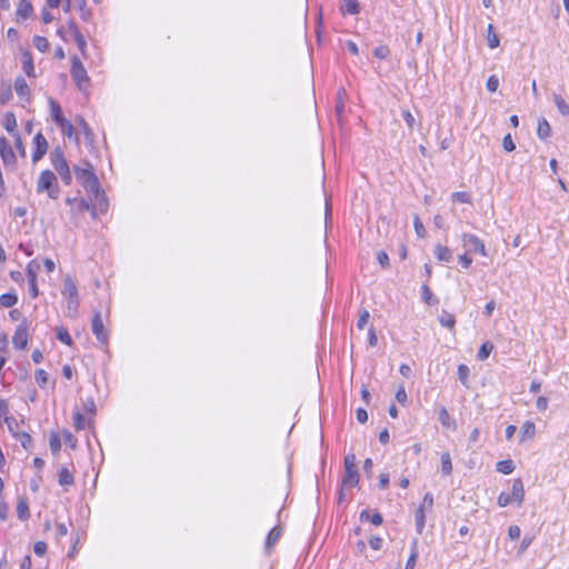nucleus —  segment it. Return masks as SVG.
<instances>
[{
    "mask_svg": "<svg viewBox=\"0 0 569 569\" xmlns=\"http://www.w3.org/2000/svg\"><path fill=\"white\" fill-rule=\"evenodd\" d=\"M74 174L86 190L94 197L93 208L106 212L108 209V200L104 192L100 188L99 180L93 172V168L90 163H86V167H74Z\"/></svg>",
    "mask_w": 569,
    "mask_h": 569,
    "instance_id": "obj_1",
    "label": "nucleus"
},
{
    "mask_svg": "<svg viewBox=\"0 0 569 569\" xmlns=\"http://www.w3.org/2000/svg\"><path fill=\"white\" fill-rule=\"evenodd\" d=\"M47 191L49 198L57 199L59 197V187L56 174L50 170H43L37 182V192Z\"/></svg>",
    "mask_w": 569,
    "mask_h": 569,
    "instance_id": "obj_2",
    "label": "nucleus"
},
{
    "mask_svg": "<svg viewBox=\"0 0 569 569\" xmlns=\"http://www.w3.org/2000/svg\"><path fill=\"white\" fill-rule=\"evenodd\" d=\"M525 500V488L521 479H515L512 481L511 492H501L498 497V505L506 507L512 501H516L518 506H521Z\"/></svg>",
    "mask_w": 569,
    "mask_h": 569,
    "instance_id": "obj_3",
    "label": "nucleus"
},
{
    "mask_svg": "<svg viewBox=\"0 0 569 569\" xmlns=\"http://www.w3.org/2000/svg\"><path fill=\"white\" fill-rule=\"evenodd\" d=\"M51 162L56 171L61 177L62 181L69 186L72 182L71 170L64 158L63 151L60 148H56L51 153Z\"/></svg>",
    "mask_w": 569,
    "mask_h": 569,
    "instance_id": "obj_4",
    "label": "nucleus"
},
{
    "mask_svg": "<svg viewBox=\"0 0 569 569\" xmlns=\"http://www.w3.org/2000/svg\"><path fill=\"white\" fill-rule=\"evenodd\" d=\"M71 77L74 80L79 90L84 91L89 86V76L87 70L78 57L71 59Z\"/></svg>",
    "mask_w": 569,
    "mask_h": 569,
    "instance_id": "obj_5",
    "label": "nucleus"
},
{
    "mask_svg": "<svg viewBox=\"0 0 569 569\" xmlns=\"http://www.w3.org/2000/svg\"><path fill=\"white\" fill-rule=\"evenodd\" d=\"M462 244L467 249L468 252H478L479 254L486 257L487 249L483 241L472 233H463L461 236Z\"/></svg>",
    "mask_w": 569,
    "mask_h": 569,
    "instance_id": "obj_6",
    "label": "nucleus"
},
{
    "mask_svg": "<svg viewBox=\"0 0 569 569\" xmlns=\"http://www.w3.org/2000/svg\"><path fill=\"white\" fill-rule=\"evenodd\" d=\"M28 323L27 321H22L16 329V332L12 337V343L18 349H24L28 345Z\"/></svg>",
    "mask_w": 569,
    "mask_h": 569,
    "instance_id": "obj_7",
    "label": "nucleus"
},
{
    "mask_svg": "<svg viewBox=\"0 0 569 569\" xmlns=\"http://www.w3.org/2000/svg\"><path fill=\"white\" fill-rule=\"evenodd\" d=\"M34 151L32 153V161L38 162L43 158L48 150V142L41 132H38L33 138Z\"/></svg>",
    "mask_w": 569,
    "mask_h": 569,
    "instance_id": "obj_8",
    "label": "nucleus"
},
{
    "mask_svg": "<svg viewBox=\"0 0 569 569\" xmlns=\"http://www.w3.org/2000/svg\"><path fill=\"white\" fill-rule=\"evenodd\" d=\"M92 332L101 343L106 345L108 342V335L104 330L101 313L98 311L94 312L92 318Z\"/></svg>",
    "mask_w": 569,
    "mask_h": 569,
    "instance_id": "obj_9",
    "label": "nucleus"
},
{
    "mask_svg": "<svg viewBox=\"0 0 569 569\" xmlns=\"http://www.w3.org/2000/svg\"><path fill=\"white\" fill-rule=\"evenodd\" d=\"M0 156L6 166H13L17 161L12 147L4 137L0 138Z\"/></svg>",
    "mask_w": 569,
    "mask_h": 569,
    "instance_id": "obj_10",
    "label": "nucleus"
},
{
    "mask_svg": "<svg viewBox=\"0 0 569 569\" xmlns=\"http://www.w3.org/2000/svg\"><path fill=\"white\" fill-rule=\"evenodd\" d=\"M536 435V425L531 420H527L522 423L520 428L519 442L523 443L527 440H530Z\"/></svg>",
    "mask_w": 569,
    "mask_h": 569,
    "instance_id": "obj_11",
    "label": "nucleus"
},
{
    "mask_svg": "<svg viewBox=\"0 0 569 569\" xmlns=\"http://www.w3.org/2000/svg\"><path fill=\"white\" fill-rule=\"evenodd\" d=\"M22 69L28 77H36L32 54L29 50L21 52Z\"/></svg>",
    "mask_w": 569,
    "mask_h": 569,
    "instance_id": "obj_12",
    "label": "nucleus"
},
{
    "mask_svg": "<svg viewBox=\"0 0 569 569\" xmlns=\"http://www.w3.org/2000/svg\"><path fill=\"white\" fill-rule=\"evenodd\" d=\"M14 90L21 99H24L26 101H30V90H29L27 81L24 80L23 77H18L16 79Z\"/></svg>",
    "mask_w": 569,
    "mask_h": 569,
    "instance_id": "obj_13",
    "label": "nucleus"
},
{
    "mask_svg": "<svg viewBox=\"0 0 569 569\" xmlns=\"http://www.w3.org/2000/svg\"><path fill=\"white\" fill-rule=\"evenodd\" d=\"M62 296L64 299L74 298L78 296L77 284L70 276H67L63 280Z\"/></svg>",
    "mask_w": 569,
    "mask_h": 569,
    "instance_id": "obj_14",
    "label": "nucleus"
},
{
    "mask_svg": "<svg viewBox=\"0 0 569 569\" xmlns=\"http://www.w3.org/2000/svg\"><path fill=\"white\" fill-rule=\"evenodd\" d=\"M59 485L67 488L73 485L74 478L71 471L67 467H61L59 470Z\"/></svg>",
    "mask_w": 569,
    "mask_h": 569,
    "instance_id": "obj_15",
    "label": "nucleus"
},
{
    "mask_svg": "<svg viewBox=\"0 0 569 569\" xmlns=\"http://www.w3.org/2000/svg\"><path fill=\"white\" fill-rule=\"evenodd\" d=\"M359 482V473L358 469H347L345 470V476L342 479V486L355 487Z\"/></svg>",
    "mask_w": 569,
    "mask_h": 569,
    "instance_id": "obj_16",
    "label": "nucleus"
},
{
    "mask_svg": "<svg viewBox=\"0 0 569 569\" xmlns=\"http://www.w3.org/2000/svg\"><path fill=\"white\" fill-rule=\"evenodd\" d=\"M435 256L440 262H449L452 258L450 249L442 244H437L435 247Z\"/></svg>",
    "mask_w": 569,
    "mask_h": 569,
    "instance_id": "obj_17",
    "label": "nucleus"
},
{
    "mask_svg": "<svg viewBox=\"0 0 569 569\" xmlns=\"http://www.w3.org/2000/svg\"><path fill=\"white\" fill-rule=\"evenodd\" d=\"M438 419L442 427L456 429V422L451 419L448 410L445 407L439 408Z\"/></svg>",
    "mask_w": 569,
    "mask_h": 569,
    "instance_id": "obj_18",
    "label": "nucleus"
},
{
    "mask_svg": "<svg viewBox=\"0 0 569 569\" xmlns=\"http://www.w3.org/2000/svg\"><path fill=\"white\" fill-rule=\"evenodd\" d=\"M49 103H50L51 117H52L53 121L58 126L64 123L66 119L62 116L60 104L57 101H54L53 99H50Z\"/></svg>",
    "mask_w": 569,
    "mask_h": 569,
    "instance_id": "obj_19",
    "label": "nucleus"
},
{
    "mask_svg": "<svg viewBox=\"0 0 569 569\" xmlns=\"http://www.w3.org/2000/svg\"><path fill=\"white\" fill-rule=\"evenodd\" d=\"M18 518L22 521L30 518L29 505L26 498H20L17 505Z\"/></svg>",
    "mask_w": 569,
    "mask_h": 569,
    "instance_id": "obj_20",
    "label": "nucleus"
},
{
    "mask_svg": "<svg viewBox=\"0 0 569 569\" xmlns=\"http://www.w3.org/2000/svg\"><path fill=\"white\" fill-rule=\"evenodd\" d=\"M3 126H4L6 130L10 134H12V136L19 134L17 132V126H18L17 124V119H16V116L12 112L6 113Z\"/></svg>",
    "mask_w": 569,
    "mask_h": 569,
    "instance_id": "obj_21",
    "label": "nucleus"
},
{
    "mask_svg": "<svg viewBox=\"0 0 569 569\" xmlns=\"http://www.w3.org/2000/svg\"><path fill=\"white\" fill-rule=\"evenodd\" d=\"M281 536V529L280 527H273L266 539V549L270 550L279 540Z\"/></svg>",
    "mask_w": 569,
    "mask_h": 569,
    "instance_id": "obj_22",
    "label": "nucleus"
},
{
    "mask_svg": "<svg viewBox=\"0 0 569 569\" xmlns=\"http://www.w3.org/2000/svg\"><path fill=\"white\" fill-rule=\"evenodd\" d=\"M418 556V541L415 539L411 543L410 556L407 560L405 569H415Z\"/></svg>",
    "mask_w": 569,
    "mask_h": 569,
    "instance_id": "obj_23",
    "label": "nucleus"
},
{
    "mask_svg": "<svg viewBox=\"0 0 569 569\" xmlns=\"http://www.w3.org/2000/svg\"><path fill=\"white\" fill-rule=\"evenodd\" d=\"M360 7L357 0H343V4L341 6V11L343 14H357L359 13Z\"/></svg>",
    "mask_w": 569,
    "mask_h": 569,
    "instance_id": "obj_24",
    "label": "nucleus"
},
{
    "mask_svg": "<svg viewBox=\"0 0 569 569\" xmlns=\"http://www.w3.org/2000/svg\"><path fill=\"white\" fill-rule=\"evenodd\" d=\"M360 520L371 521L375 526H379L382 523V516L379 512H375L372 516H370L369 510H363L360 513Z\"/></svg>",
    "mask_w": 569,
    "mask_h": 569,
    "instance_id": "obj_25",
    "label": "nucleus"
},
{
    "mask_svg": "<svg viewBox=\"0 0 569 569\" xmlns=\"http://www.w3.org/2000/svg\"><path fill=\"white\" fill-rule=\"evenodd\" d=\"M551 133V127L549 122L543 118L539 120L538 128H537V134L540 139H546Z\"/></svg>",
    "mask_w": 569,
    "mask_h": 569,
    "instance_id": "obj_26",
    "label": "nucleus"
},
{
    "mask_svg": "<svg viewBox=\"0 0 569 569\" xmlns=\"http://www.w3.org/2000/svg\"><path fill=\"white\" fill-rule=\"evenodd\" d=\"M32 13V6L27 0H20V3L17 9V14L23 19H27Z\"/></svg>",
    "mask_w": 569,
    "mask_h": 569,
    "instance_id": "obj_27",
    "label": "nucleus"
},
{
    "mask_svg": "<svg viewBox=\"0 0 569 569\" xmlns=\"http://www.w3.org/2000/svg\"><path fill=\"white\" fill-rule=\"evenodd\" d=\"M415 520H416L417 531L419 533H421L425 528V523H426V515H425L423 506H420L417 509L416 515H415Z\"/></svg>",
    "mask_w": 569,
    "mask_h": 569,
    "instance_id": "obj_28",
    "label": "nucleus"
},
{
    "mask_svg": "<svg viewBox=\"0 0 569 569\" xmlns=\"http://www.w3.org/2000/svg\"><path fill=\"white\" fill-rule=\"evenodd\" d=\"M469 376H470L469 367L463 363L459 365L458 366V377H459V380L461 381V383L466 388H469Z\"/></svg>",
    "mask_w": 569,
    "mask_h": 569,
    "instance_id": "obj_29",
    "label": "nucleus"
},
{
    "mask_svg": "<svg viewBox=\"0 0 569 569\" xmlns=\"http://www.w3.org/2000/svg\"><path fill=\"white\" fill-rule=\"evenodd\" d=\"M553 101H555V104H556L558 111L562 116H569V104L566 102V100L561 96L553 94Z\"/></svg>",
    "mask_w": 569,
    "mask_h": 569,
    "instance_id": "obj_30",
    "label": "nucleus"
},
{
    "mask_svg": "<svg viewBox=\"0 0 569 569\" xmlns=\"http://www.w3.org/2000/svg\"><path fill=\"white\" fill-rule=\"evenodd\" d=\"M18 302L16 293H3L0 296V305L6 308H11Z\"/></svg>",
    "mask_w": 569,
    "mask_h": 569,
    "instance_id": "obj_31",
    "label": "nucleus"
},
{
    "mask_svg": "<svg viewBox=\"0 0 569 569\" xmlns=\"http://www.w3.org/2000/svg\"><path fill=\"white\" fill-rule=\"evenodd\" d=\"M17 440H19V442L21 443V446L26 449V450H30L33 446V441H32V438L31 436L26 432V431H21L18 436L14 437Z\"/></svg>",
    "mask_w": 569,
    "mask_h": 569,
    "instance_id": "obj_32",
    "label": "nucleus"
},
{
    "mask_svg": "<svg viewBox=\"0 0 569 569\" xmlns=\"http://www.w3.org/2000/svg\"><path fill=\"white\" fill-rule=\"evenodd\" d=\"M4 422L7 423V427L13 437L18 436L22 431L20 430V423L16 418L6 417Z\"/></svg>",
    "mask_w": 569,
    "mask_h": 569,
    "instance_id": "obj_33",
    "label": "nucleus"
},
{
    "mask_svg": "<svg viewBox=\"0 0 569 569\" xmlns=\"http://www.w3.org/2000/svg\"><path fill=\"white\" fill-rule=\"evenodd\" d=\"M497 470L503 475H509L515 470L513 461L508 460H501L497 463Z\"/></svg>",
    "mask_w": 569,
    "mask_h": 569,
    "instance_id": "obj_34",
    "label": "nucleus"
},
{
    "mask_svg": "<svg viewBox=\"0 0 569 569\" xmlns=\"http://www.w3.org/2000/svg\"><path fill=\"white\" fill-rule=\"evenodd\" d=\"M492 350H493V345L491 342H489V341L483 342L480 346V349L478 351V355H477L478 359L486 360L490 356Z\"/></svg>",
    "mask_w": 569,
    "mask_h": 569,
    "instance_id": "obj_35",
    "label": "nucleus"
},
{
    "mask_svg": "<svg viewBox=\"0 0 569 569\" xmlns=\"http://www.w3.org/2000/svg\"><path fill=\"white\" fill-rule=\"evenodd\" d=\"M441 471L445 475H449L452 471V462L449 452H443L441 455Z\"/></svg>",
    "mask_w": 569,
    "mask_h": 569,
    "instance_id": "obj_36",
    "label": "nucleus"
},
{
    "mask_svg": "<svg viewBox=\"0 0 569 569\" xmlns=\"http://www.w3.org/2000/svg\"><path fill=\"white\" fill-rule=\"evenodd\" d=\"M57 339L67 346L72 345V338L69 335L68 330L63 327L57 329Z\"/></svg>",
    "mask_w": 569,
    "mask_h": 569,
    "instance_id": "obj_37",
    "label": "nucleus"
},
{
    "mask_svg": "<svg viewBox=\"0 0 569 569\" xmlns=\"http://www.w3.org/2000/svg\"><path fill=\"white\" fill-rule=\"evenodd\" d=\"M499 44H500L499 37H498V34H496L493 32V26L490 23L488 26V46H489V48L495 49V48L499 47Z\"/></svg>",
    "mask_w": 569,
    "mask_h": 569,
    "instance_id": "obj_38",
    "label": "nucleus"
},
{
    "mask_svg": "<svg viewBox=\"0 0 569 569\" xmlns=\"http://www.w3.org/2000/svg\"><path fill=\"white\" fill-rule=\"evenodd\" d=\"M439 322L441 323V326L452 329L455 327L456 320L453 315L443 311L442 315L439 317Z\"/></svg>",
    "mask_w": 569,
    "mask_h": 569,
    "instance_id": "obj_39",
    "label": "nucleus"
},
{
    "mask_svg": "<svg viewBox=\"0 0 569 569\" xmlns=\"http://www.w3.org/2000/svg\"><path fill=\"white\" fill-rule=\"evenodd\" d=\"M421 290H422V299L428 306H432L438 302V300L433 297L430 288L427 284H423Z\"/></svg>",
    "mask_w": 569,
    "mask_h": 569,
    "instance_id": "obj_40",
    "label": "nucleus"
},
{
    "mask_svg": "<svg viewBox=\"0 0 569 569\" xmlns=\"http://www.w3.org/2000/svg\"><path fill=\"white\" fill-rule=\"evenodd\" d=\"M34 378L40 388H44L49 381V375L43 369H38L36 371Z\"/></svg>",
    "mask_w": 569,
    "mask_h": 569,
    "instance_id": "obj_41",
    "label": "nucleus"
},
{
    "mask_svg": "<svg viewBox=\"0 0 569 569\" xmlns=\"http://www.w3.org/2000/svg\"><path fill=\"white\" fill-rule=\"evenodd\" d=\"M50 450L53 455L58 453L61 449V440L58 435L52 433L49 438Z\"/></svg>",
    "mask_w": 569,
    "mask_h": 569,
    "instance_id": "obj_42",
    "label": "nucleus"
},
{
    "mask_svg": "<svg viewBox=\"0 0 569 569\" xmlns=\"http://www.w3.org/2000/svg\"><path fill=\"white\" fill-rule=\"evenodd\" d=\"M33 44L41 52H44L49 48V41L47 38L41 36H36L33 38Z\"/></svg>",
    "mask_w": 569,
    "mask_h": 569,
    "instance_id": "obj_43",
    "label": "nucleus"
},
{
    "mask_svg": "<svg viewBox=\"0 0 569 569\" xmlns=\"http://www.w3.org/2000/svg\"><path fill=\"white\" fill-rule=\"evenodd\" d=\"M74 41L81 52V54L86 58L87 57V41L81 32H77L74 37Z\"/></svg>",
    "mask_w": 569,
    "mask_h": 569,
    "instance_id": "obj_44",
    "label": "nucleus"
},
{
    "mask_svg": "<svg viewBox=\"0 0 569 569\" xmlns=\"http://www.w3.org/2000/svg\"><path fill=\"white\" fill-rule=\"evenodd\" d=\"M413 227H415L416 233L419 238L426 237L427 231H426L423 223L421 222L419 216H417V214L413 217Z\"/></svg>",
    "mask_w": 569,
    "mask_h": 569,
    "instance_id": "obj_45",
    "label": "nucleus"
},
{
    "mask_svg": "<svg viewBox=\"0 0 569 569\" xmlns=\"http://www.w3.org/2000/svg\"><path fill=\"white\" fill-rule=\"evenodd\" d=\"M452 200L455 202L459 203H470L471 198L470 196L465 191H457L452 193Z\"/></svg>",
    "mask_w": 569,
    "mask_h": 569,
    "instance_id": "obj_46",
    "label": "nucleus"
},
{
    "mask_svg": "<svg viewBox=\"0 0 569 569\" xmlns=\"http://www.w3.org/2000/svg\"><path fill=\"white\" fill-rule=\"evenodd\" d=\"M486 87L490 92L497 91L499 87V78L496 74L490 76L487 80Z\"/></svg>",
    "mask_w": 569,
    "mask_h": 569,
    "instance_id": "obj_47",
    "label": "nucleus"
},
{
    "mask_svg": "<svg viewBox=\"0 0 569 569\" xmlns=\"http://www.w3.org/2000/svg\"><path fill=\"white\" fill-rule=\"evenodd\" d=\"M369 318H370L369 311L368 310H362L360 316H359V319L357 321L358 329L363 330L365 327L368 323Z\"/></svg>",
    "mask_w": 569,
    "mask_h": 569,
    "instance_id": "obj_48",
    "label": "nucleus"
},
{
    "mask_svg": "<svg viewBox=\"0 0 569 569\" xmlns=\"http://www.w3.org/2000/svg\"><path fill=\"white\" fill-rule=\"evenodd\" d=\"M390 53V50L387 46H378L375 51H373V54L375 57H377L378 59H386Z\"/></svg>",
    "mask_w": 569,
    "mask_h": 569,
    "instance_id": "obj_49",
    "label": "nucleus"
},
{
    "mask_svg": "<svg viewBox=\"0 0 569 569\" xmlns=\"http://www.w3.org/2000/svg\"><path fill=\"white\" fill-rule=\"evenodd\" d=\"M502 147L507 152H511L516 149V144H515L510 133H508L503 137Z\"/></svg>",
    "mask_w": 569,
    "mask_h": 569,
    "instance_id": "obj_50",
    "label": "nucleus"
},
{
    "mask_svg": "<svg viewBox=\"0 0 569 569\" xmlns=\"http://www.w3.org/2000/svg\"><path fill=\"white\" fill-rule=\"evenodd\" d=\"M347 469H357L356 455L349 453L345 457V470Z\"/></svg>",
    "mask_w": 569,
    "mask_h": 569,
    "instance_id": "obj_51",
    "label": "nucleus"
},
{
    "mask_svg": "<svg viewBox=\"0 0 569 569\" xmlns=\"http://www.w3.org/2000/svg\"><path fill=\"white\" fill-rule=\"evenodd\" d=\"M67 307H68V311L71 313H76L77 310H78V307H79V297H74V298H67Z\"/></svg>",
    "mask_w": 569,
    "mask_h": 569,
    "instance_id": "obj_52",
    "label": "nucleus"
},
{
    "mask_svg": "<svg viewBox=\"0 0 569 569\" xmlns=\"http://www.w3.org/2000/svg\"><path fill=\"white\" fill-rule=\"evenodd\" d=\"M73 420H74V428L77 430L84 429V417L81 412H79V411L74 412Z\"/></svg>",
    "mask_w": 569,
    "mask_h": 569,
    "instance_id": "obj_53",
    "label": "nucleus"
},
{
    "mask_svg": "<svg viewBox=\"0 0 569 569\" xmlns=\"http://www.w3.org/2000/svg\"><path fill=\"white\" fill-rule=\"evenodd\" d=\"M33 551L39 557L44 556L47 552V543L43 541H37L33 546Z\"/></svg>",
    "mask_w": 569,
    "mask_h": 569,
    "instance_id": "obj_54",
    "label": "nucleus"
},
{
    "mask_svg": "<svg viewBox=\"0 0 569 569\" xmlns=\"http://www.w3.org/2000/svg\"><path fill=\"white\" fill-rule=\"evenodd\" d=\"M36 268H39V266L34 261H31L28 264V267H27V276H28L29 281L30 280H37Z\"/></svg>",
    "mask_w": 569,
    "mask_h": 569,
    "instance_id": "obj_55",
    "label": "nucleus"
},
{
    "mask_svg": "<svg viewBox=\"0 0 569 569\" xmlns=\"http://www.w3.org/2000/svg\"><path fill=\"white\" fill-rule=\"evenodd\" d=\"M396 400L401 403V405H405L406 401H407V392L405 390V387L403 386H400L396 392Z\"/></svg>",
    "mask_w": 569,
    "mask_h": 569,
    "instance_id": "obj_56",
    "label": "nucleus"
},
{
    "mask_svg": "<svg viewBox=\"0 0 569 569\" xmlns=\"http://www.w3.org/2000/svg\"><path fill=\"white\" fill-rule=\"evenodd\" d=\"M532 540H533L532 537L525 536L522 541H521V543H520L518 553L519 555L523 553L529 548V546L532 543Z\"/></svg>",
    "mask_w": 569,
    "mask_h": 569,
    "instance_id": "obj_57",
    "label": "nucleus"
},
{
    "mask_svg": "<svg viewBox=\"0 0 569 569\" xmlns=\"http://www.w3.org/2000/svg\"><path fill=\"white\" fill-rule=\"evenodd\" d=\"M536 407L541 412L546 411L548 408V399L543 396L538 397L536 401Z\"/></svg>",
    "mask_w": 569,
    "mask_h": 569,
    "instance_id": "obj_58",
    "label": "nucleus"
},
{
    "mask_svg": "<svg viewBox=\"0 0 569 569\" xmlns=\"http://www.w3.org/2000/svg\"><path fill=\"white\" fill-rule=\"evenodd\" d=\"M520 535H521V529L519 526L513 525V526L509 527L508 536L510 537V539L516 540L520 537Z\"/></svg>",
    "mask_w": 569,
    "mask_h": 569,
    "instance_id": "obj_59",
    "label": "nucleus"
},
{
    "mask_svg": "<svg viewBox=\"0 0 569 569\" xmlns=\"http://www.w3.org/2000/svg\"><path fill=\"white\" fill-rule=\"evenodd\" d=\"M377 260L378 262L383 267H388L389 266V257L387 254V252L385 251H379L378 254H377Z\"/></svg>",
    "mask_w": 569,
    "mask_h": 569,
    "instance_id": "obj_60",
    "label": "nucleus"
},
{
    "mask_svg": "<svg viewBox=\"0 0 569 569\" xmlns=\"http://www.w3.org/2000/svg\"><path fill=\"white\" fill-rule=\"evenodd\" d=\"M402 116H403V120L406 121L407 126L412 129L413 128V124H415V117L412 116V113L408 110H405L402 112Z\"/></svg>",
    "mask_w": 569,
    "mask_h": 569,
    "instance_id": "obj_61",
    "label": "nucleus"
},
{
    "mask_svg": "<svg viewBox=\"0 0 569 569\" xmlns=\"http://www.w3.org/2000/svg\"><path fill=\"white\" fill-rule=\"evenodd\" d=\"M63 133H66L68 137H71L72 133H73V126L71 124L70 121L66 120L64 123L60 124L59 126Z\"/></svg>",
    "mask_w": 569,
    "mask_h": 569,
    "instance_id": "obj_62",
    "label": "nucleus"
},
{
    "mask_svg": "<svg viewBox=\"0 0 569 569\" xmlns=\"http://www.w3.org/2000/svg\"><path fill=\"white\" fill-rule=\"evenodd\" d=\"M356 416H357V420L360 423H365L368 420V413L363 408H359L356 412Z\"/></svg>",
    "mask_w": 569,
    "mask_h": 569,
    "instance_id": "obj_63",
    "label": "nucleus"
},
{
    "mask_svg": "<svg viewBox=\"0 0 569 569\" xmlns=\"http://www.w3.org/2000/svg\"><path fill=\"white\" fill-rule=\"evenodd\" d=\"M369 545L372 549L379 550L382 547V539L379 537H372L369 540Z\"/></svg>",
    "mask_w": 569,
    "mask_h": 569,
    "instance_id": "obj_64",
    "label": "nucleus"
}]
</instances>
